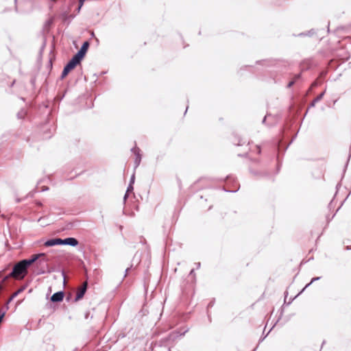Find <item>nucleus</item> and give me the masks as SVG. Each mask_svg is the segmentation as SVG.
<instances>
[{"label": "nucleus", "mask_w": 351, "mask_h": 351, "mask_svg": "<svg viewBox=\"0 0 351 351\" xmlns=\"http://www.w3.org/2000/svg\"><path fill=\"white\" fill-rule=\"evenodd\" d=\"M80 62L81 61L73 56L72 58L69 61V62L64 66L61 74V79H64L69 73V72Z\"/></svg>", "instance_id": "1"}, {"label": "nucleus", "mask_w": 351, "mask_h": 351, "mask_svg": "<svg viewBox=\"0 0 351 351\" xmlns=\"http://www.w3.org/2000/svg\"><path fill=\"white\" fill-rule=\"evenodd\" d=\"M88 47H89V43L88 41H85L82 44L80 49L77 52L76 54L74 55V56H75L77 59H79L80 61H82V60L85 56Z\"/></svg>", "instance_id": "2"}, {"label": "nucleus", "mask_w": 351, "mask_h": 351, "mask_svg": "<svg viewBox=\"0 0 351 351\" xmlns=\"http://www.w3.org/2000/svg\"><path fill=\"white\" fill-rule=\"evenodd\" d=\"M87 286H88L87 282H84L82 285V286L78 288V289L77 291L76 296L75 298V301H78L84 297V295L87 290Z\"/></svg>", "instance_id": "3"}, {"label": "nucleus", "mask_w": 351, "mask_h": 351, "mask_svg": "<svg viewBox=\"0 0 351 351\" xmlns=\"http://www.w3.org/2000/svg\"><path fill=\"white\" fill-rule=\"evenodd\" d=\"M131 151L135 155V160H134V165H135V169L137 168L141 161V154L140 153V149L137 147H134L131 149Z\"/></svg>", "instance_id": "4"}, {"label": "nucleus", "mask_w": 351, "mask_h": 351, "mask_svg": "<svg viewBox=\"0 0 351 351\" xmlns=\"http://www.w3.org/2000/svg\"><path fill=\"white\" fill-rule=\"evenodd\" d=\"M187 332V330H184L183 332H180L179 331H173L171 332L166 339L167 341H174L178 337H181L184 335V334Z\"/></svg>", "instance_id": "5"}, {"label": "nucleus", "mask_w": 351, "mask_h": 351, "mask_svg": "<svg viewBox=\"0 0 351 351\" xmlns=\"http://www.w3.org/2000/svg\"><path fill=\"white\" fill-rule=\"evenodd\" d=\"M44 245L47 247L62 245V239L60 238L51 239L45 241Z\"/></svg>", "instance_id": "6"}, {"label": "nucleus", "mask_w": 351, "mask_h": 351, "mask_svg": "<svg viewBox=\"0 0 351 351\" xmlns=\"http://www.w3.org/2000/svg\"><path fill=\"white\" fill-rule=\"evenodd\" d=\"M79 243L77 239L73 237H68L62 239V245H68L73 247L77 245Z\"/></svg>", "instance_id": "7"}, {"label": "nucleus", "mask_w": 351, "mask_h": 351, "mask_svg": "<svg viewBox=\"0 0 351 351\" xmlns=\"http://www.w3.org/2000/svg\"><path fill=\"white\" fill-rule=\"evenodd\" d=\"M64 298V292L63 291H58L53 293L51 297V301L53 302H61Z\"/></svg>", "instance_id": "8"}, {"label": "nucleus", "mask_w": 351, "mask_h": 351, "mask_svg": "<svg viewBox=\"0 0 351 351\" xmlns=\"http://www.w3.org/2000/svg\"><path fill=\"white\" fill-rule=\"evenodd\" d=\"M325 94V91L320 93L319 95H317L312 101V103L310 105V107H314L318 101H321L323 98L324 95Z\"/></svg>", "instance_id": "9"}, {"label": "nucleus", "mask_w": 351, "mask_h": 351, "mask_svg": "<svg viewBox=\"0 0 351 351\" xmlns=\"http://www.w3.org/2000/svg\"><path fill=\"white\" fill-rule=\"evenodd\" d=\"M300 77V74H298L295 75L294 80L289 82L287 84V88H291L295 82V81Z\"/></svg>", "instance_id": "10"}, {"label": "nucleus", "mask_w": 351, "mask_h": 351, "mask_svg": "<svg viewBox=\"0 0 351 351\" xmlns=\"http://www.w3.org/2000/svg\"><path fill=\"white\" fill-rule=\"evenodd\" d=\"M18 293L16 292H14L12 296L8 299V300L7 301L6 304H5V308L8 309V304L14 298H16L17 295H18Z\"/></svg>", "instance_id": "11"}, {"label": "nucleus", "mask_w": 351, "mask_h": 351, "mask_svg": "<svg viewBox=\"0 0 351 351\" xmlns=\"http://www.w3.org/2000/svg\"><path fill=\"white\" fill-rule=\"evenodd\" d=\"M315 33V32L314 31V29H311L310 31H308V32H303V33H300L298 36H311L312 35H313Z\"/></svg>", "instance_id": "12"}, {"label": "nucleus", "mask_w": 351, "mask_h": 351, "mask_svg": "<svg viewBox=\"0 0 351 351\" xmlns=\"http://www.w3.org/2000/svg\"><path fill=\"white\" fill-rule=\"evenodd\" d=\"M320 279V277H315V278H313L311 280V282L309 283H308L305 287L302 290V291H304V289L306 288H307L308 287H309L313 282L317 281V280H319Z\"/></svg>", "instance_id": "13"}, {"label": "nucleus", "mask_w": 351, "mask_h": 351, "mask_svg": "<svg viewBox=\"0 0 351 351\" xmlns=\"http://www.w3.org/2000/svg\"><path fill=\"white\" fill-rule=\"evenodd\" d=\"M134 190V187H133V185L132 184H129V186H128V189H127V191H126V193H130L131 192H132Z\"/></svg>", "instance_id": "14"}, {"label": "nucleus", "mask_w": 351, "mask_h": 351, "mask_svg": "<svg viewBox=\"0 0 351 351\" xmlns=\"http://www.w3.org/2000/svg\"><path fill=\"white\" fill-rule=\"evenodd\" d=\"M226 181L227 182H234V178H233L231 176H228L226 177Z\"/></svg>", "instance_id": "15"}, {"label": "nucleus", "mask_w": 351, "mask_h": 351, "mask_svg": "<svg viewBox=\"0 0 351 351\" xmlns=\"http://www.w3.org/2000/svg\"><path fill=\"white\" fill-rule=\"evenodd\" d=\"M227 192H230V193H235L237 192L238 190H239V187L237 188H235L234 189H224Z\"/></svg>", "instance_id": "16"}, {"label": "nucleus", "mask_w": 351, "mask_h": 351, "mask_svg": "<svg viewBox=\"0 0 351 351\" xmlns=\"http://www.w3.org/2000/svg\"><path fill=\"white\" fill-rule=\"evenodd\" d=\"M26 288V286L21 287L20 289H19L16 292L18 293V294L22 293Z\"/></svg>", "instance_id": "17"}, {"label": "nucleus", "mask_w": 351, "mask_h": 351, "mask_svg": "<svg viewBox=\"0 0 351 351\" xmlns=\"http://www.w3.org/2000/svg\"><path fill=\"white\" fill-rule=\"evenodd\" d=\"M5 311H3V312H1L0 313V324L1 323L4 316H5Z\"/></svg>", "instance_id": "18"}, {"label": "nucleus", "mask_w": 351, "mask_h": 351, "mask_svg": "<svg viewBox=\"0 0 351 351\" xmlns=\"http://www.w3.org/2000/svg\"><path fill=\"white\" fill-rule=\"evenodd\" d=\"M134 179H135V176H134V173H133L132 176H131V178H130V184H132L133 185V184L134 182Z\"/></svg>", "instance_id": "19"}, {"label": "nucleus", "mask_w": 351, "mask_h": 351, "mask_svg": "<svg viewBox=\"0 0 351 351\" xmlns=\"http://www.w3.org/2000/svg\"><path fill=\"white\" fill-rule=\"evenodd\" d=\"M24 112H21L17 114L19 118L22 119L24 116Z\"/></svg>", "instance_id": "20"}, {"label": "nucleus", "mask_w": 351, "mask_h": 351, "mask_svg": "<svg viewBox=\"0 0 351 351\" xmlns=\"http://www.w3.org/2000/svg\"><path fill=\"white\" fill-rule=\"evenodd\" d=\"M189 276H195V271H194V269H192L189 273Z\"/></svg>", "instance_id": "21"}, {"label": "nucleus", "mask_w": 351, "mask_h": 351, "mask_svg": "<svg viewBox=\"0 0 351 351\" xmlns=\"http://www.w3.org/2000/svg\"><path fill=\"white\" fill-rule=\"evenodd\" d=\"M85 1L86 0H79V5H80V6H82Z\"/></svg>", "instance_id": "22"}, {"label": "nucleus", "mask_w": 351, "mask_h": 351, "mask_svg": "<svg viewBox=\"0 0 351 351\" xmlns=\"http://www.w3.org/2000/svg\"><path fill=\"white\" fill-rule=\"evenodd\" d=\"M213 304H214V302L213 301H211L209 302V304H208V307H212L213 306Z\"/></svg>", "instance_id": "23"}, {"label": "nucleus", "mask_w": 351, "mask_h": 351, "mask_svg": "<svg viewBox=\"0 0 351 351\" xmlns=\"http://www.w3.org/2000/svg\"><path fill=\"white\" fill-rule=\"evenodd\" d=\"M128 195H129V193H125V195L123 197V200L124 201H125L127 199V198L128 197Z\"/></svg>", "instance_id": "24"}, {"label": "nucleus", "mask_w": 351, "mask_h": 351, "mask_svg": "<svg viewBox=\"0 0 351 351\" xmlns=\"http://www.w3.org/2000/svg\"><path fill=\"white\" fill-rule=\"evenodd\" d=\"M268 116H269V115L267 114V115H266V116L263 118V121H262V122H263V123H265V122H266V119H267V117Z\"/></svg>", "instance_id": "25"}, {"label": "nucleus", "mask_w": 351, "mask_h": 351, "mask_svg": "<svg viewBox=\"0 0 351 351\" xmlns=\"http://www.w3.org/2000/svg\"><path fill=\"white\" fill-rule=\"evenodd\" d=\"M47 190H49V188H48L47 186H43V187L42 188V191H47Z\"/></svg>", "instance_id": "26"}, {"label": "nucleus", "mask_w": 351, "mask_h": 351, "mask_svg": "<svg viewBox=\"0 0 351 351\" xmlns=\"http://www.w3.org/2000/svg\"><path fill=\"white\" fill-rule=\"evenodd\" d=\"M195 265H196V269H199L200 267L201 264H200V263H195Z\"/></svg>", "instance_id": "27"}, {"label": "nucleus", "mask_w": 351, "mask_h": 351, "mask_svg": "<svg viewBox=\"0 0 351 351\" xmlns=\"http://www.w3.org/2000/svg\"><path fill=\"white\" fill-rule=\"evenodd\" d=\"M130 267H128V268H127V269H125V277L127 276V274H128V271H129V270H130Z\"/></svg>", "instance_id": "28"}, {"label": "nucleus", "mask_w": 351, "mask_h": 351, "mask_svg": "<svg viewBox=\"0 0 351 351\" xmlns=\"http://www.w3.org/2000/svg\"><path fill=\"white\" fill-rule=\"evenodd\" d=\"M82 6H80V5H78V8H77V12H80L81 8H82Z\"/></svg>", "instance_id": "29"}, {"label": "nucleus", "mask_w": 351, "mask_h": 351, "mask_svg": "<svg viewBox=\"0 0 351 351\" xmlns=\"http://www.w3.org/2000/svg\"><path fill=\"white\" fill-rule=\"evenodd\" d=\"M257 149H258V153L260 154L261 153V148L258 146L257 147Z\"/></svg>", "instance_id": "30"}, {"label": "nucleus", "mask_w": 351, "mask_h": 351, "mask_svg": "<svg viewBox=\"0 0 351 351\" xmlns=\"http://www.w3.org/2000/svg\"><path fill=\"white\" fill-rule=\"evenodd\" d=\"M37 205L39 206H42V203L40 202H38L37 203Z\"/></svg>", "instance_id": "31"}, {"label": "nucleus", "mask_w": 351, "mask_h": 351, "mask_svg": "<svg viewBox=\"0 0 351 351\" xmlns=\"http://www.w3.org/2000/svg\"><path fill=\"white\" fill-rule=\"evenodd\" d=\"M50 1H51V2H52V3H55V2H56V1H57V0H50Z\"/></svg>", "instance_id": "32"}, {"label": "nucleus", "mask_w": 351, "mask_h": 351, "mask_svg": "<svg viewBox=\"0 0 351 351\" xmlns=\"http://www.w3.org/2000/svg\"><path fill=\"white\" fill-rule=\"evenodd\" d=\"M316 85H317V83H316V82H314V83L313 84V86H315Z\"/></svg>", "instance_id": "33"}, {"label": "nucleus", "mask_w": 351, "mask_h": 351, "mask_svg": "<svg viewBox=\"0 0 351 351\" xmlns=\"http://www.w3.org/2000/svg\"><path fill=\"white\" fill-rule=\"evenodd\" d=\"M49 64L51 66L52 65V62H51V60H49Z\"/></svg>", "instance_id": "34"}, {"label": "nucleus", "mask_w": 351, "mask_h": 351, "mask_svg": "<svg viewBox=\"0 0 351 351\" xmlns=\"http://www.w3.org/2000/svg\"><path fill=\"white\" fill-rule=\"evenodd\" d=\"M14 82H15V81H13V82H12V84H11V86H13V84H14Z\"/></svg>", "instance_id": "35"}, {"label": "nucleus", "mask_w": 351, "mask_h": 351, "mask_svg": "<svg viewBox=\"0 0 351 351\" xmlns=\"http://www.w3.org/2000/svg\"><path fill=\"white\" fill-rule=\"evenodd\" d=\"M88 317V314L87 313V314L86 315V318H87Z\"/></svg>", "instance_id": "36"}, {"label": "nucleus", "mask_w": 351, "mask_h": 351, "mask_svg": "<svg viewBox=\"0 0 351 351\" xmlns=\"http://www.w3.org/2000/svg\"><path fill=\"white\" fill-rule=\"evenodd\" d=\"M17 2V0H14V3L16 4Z\"/></svg>", "instance_id": "37"}, {"label": "nucleus", "mask_w": 351, "mask_h": 351, "mask_svg": "<svg viewBox=\"0 0 351 351\" xmlns=\"http://www.w3.org/2000/svg\"><path fill=\"white\" fill-rule=\"evenodd\" d=\"M348 250H350V249H351V247H348Z\"/></svg>", "instance_id": "38"}]
</instances>
